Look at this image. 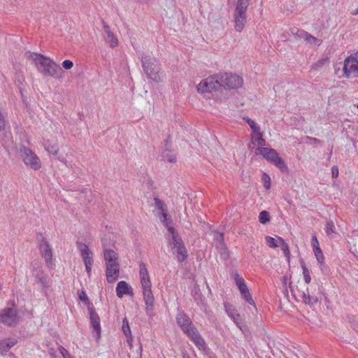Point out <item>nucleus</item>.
<instances>
[{"mask_svg": "<svg viewBox=\"0 0 358 358\" xmlns=\"http://www.w3.org/2000/svg\"><path fill=\"white\" fill-rule=\"evenodd\" d=\"M244 120L247 122V123L249 124L250 128L255 132L259 131V127L257 126V124L255 123L254 120L249 117H245Z\"/></svg>", "mask_w": 358, "mask_h": 358, "instance_id": "nucleus-39", "label": "nucleus"}, {"mask_svg": "<svg viewBox=\"0 0 358 358\" xmlns=\"http://www.w3.org/2000/svg\"><path fill=\"white\" fill-rule=\"evenodd\" d=\"M161 157L162 161L170 163L176 162V157L169 153L168 148V140L166 141V149L162 152Z\"/></svg>", "mask_w": 358, "mask_h": 358, "instance_id": "nucleus-22", "label": "nucleus"}, {"mask_svg": "<svg viewBox=\"0 0 358 358\" xmlns=\"http://www.w3.org/2000/svg\"><path fill=\"white\" fill-rule=\"evenodd\" d=\"M242 77L236 74L222 73L200 82L197 90L200 93H212L224 89H238L243 85Z\"/></svg>", "mask_w": 358, "mask_h": 358, "instance_id": "nucleus-1", "label": "nucleus"}, {"mask_svg": "<svg viewBox=\"0 0 358 358\" xmlns=\"http://www.w3.org/2000/svg\"><path fill=\"white\" fill-rule=\"evenodd\" d=\"M94 262H84L86 268V271L89 275L91 274L92 266Z\"/></svg>", "mask_w": 358, "mask_h": 358, "instance_id": "nucleus-47", "label": "nucleus"}, {"mask_svg": "<svg viewBox=\"0 0 358 358\" xmlns=\"http://www.w3.org/2000/svg\"><path fill=\"white\" fill-rule=\"evenodd\" d=\"M176 320L177 323L179 324V315H177L176 317Z\"/></svg>", "mask_w": 358, "mask_h": 358, "instance_id": "nucleus-57", "label": "nucleus"}, {"mask_svg": "<svg viewBox=\"0 0 358 358\" xmlns=\"http://www.w3.org/2000/svg\"><path fill=\"white\" fill-rule=\"evenodd\" d=\"M120 273V265L117 264H109L106 267V275L107 281L109 283H113L116 281L119 277Z\"/></svg>", "mask_w": 358, "mask_h": 358, "instance_id": "nucleus-16", "label": "nucleus"}, {"mask_svg": "<svg viewBox=\"0 0 358 358\" xmlns=\"http://www.w3.org/2000/svg\"><path fill=\"white\" fill-rule=\"evenodd\" d=\"M15 338H5L0 341V354L7 352L12 347L17 343Z\"/></svg>", "mask_w": 358, "mask_h": 358, "instance_id": "nucleus-21", "label": "nucleus"}, {"mask_svg": "<svg viewBox=\"0 0 358 358\" xmlns=\"http://www.w3.org/2000/svg\"><path fill=\"white\" fill-rule=\"evenodd\" d=\"M224 306L227 315L236 322V319L240 316L237 310L231 304L224 303Z\"/></svg>", "mask_w": 358, "mask_h": 358, "instance_id": "nucleus-23", "label": "nucleus"}, {"mask_svg": "<svg viewBox=\"0 0 358 358\" xmlns=\"http://www.w3.org/2000/svg\"><path fill=\"white\" fill-rule=\"evenodd\" d=\"M303 302L309 306H313L317 303L318 299L315 296H311L309 294L303 293Z\"/></svg>", "mask_w": 358, "mask_h": 358, "instance_id": "nucleus-26", "label": "nucleus"}, {"mask_svg": "<svg viewBox=\"0 0 358 358\" xmlns=\"http://www.w3.org/2000/svg\"><path fill=\"white\" fill-rule=\"evenodd\" d=\"M1 289V284L0 283V290Z\"/></svg>", "mask_w": 358, "mask_h": 358, "instance_id": "nucleus-59", "label": "nucleus"}, {"mask_svg": "<svg viewBox=\"0 0 358 358\" xmlns=\"http://www.w3.org/2000/svg\"><path fill=\"white\" fill-rule=\"evenodd\" d=\"M141 60L143 71L147 77L157 83L162 81L159 62L155 57L145 55L141 56Z\"/></svg>", "mask_w": 358, "mask_h": 358, "instance_id": "nucleus-6", "label": "nucleus"}, {"mask_svg": "<svg viewBox=\"0 0 358 358\" xmlns=\"http://www.w3.org/2000/svg\"><path fill=\"white\" fill-rule=\"evenodd\" d=\"M36 282L41 285L44 289L49 287L48 275L41 269H36L34 274Z\"/></svg>", "mask_w": 358, "mask_h": 358, "instance_id": "nucleus-20", "label": "nucleus"}, {"mask_svg": "<svg viewBox=\"0 0 358 358\" xmlns=\"http://www.w3.org/2000/svg\"><path fill=\"white\" fill-rule=\"evenodd\" d=\"M278 240L279 243L282 245V251L285 254V257L287 258V260L289 261V257H290V252H289V245L287 243L285 242L284 239L281 237H278Z\"/></svg>", "mask_w": 358, "mask_h": 358, "instance_id": "nucleus-29", "label": "nucleus"}, {"mask_svg": "<svg viewBox=\"0 0 358 358\" xmlns=\"http://www.w3.org/2000/svg\"><path fill=\"white\" fill-rule=\"evenodd\" d=\"M192 296L196 304L201 307V309L206 311L208 306L205 297L203 296L199 285L196 284L194 285L192 289Z\"/></svg>", "mask_w": 358, "mask_h": 358, "instance_id": "nucleus-15", "label": "nucleus"}, {"mask_svg": "<svg viewBox=\"0 0 358 358\" xmlns=\"http://www.w3.org/2000/svg\"><path fill=\"white\" fill-rule=\"evenodd\" d=\"M180 262H181L185 260L186 258L187 257V251L185 247L184 246V244L182 243L181 241H180Z\"/></svg>", "mask_w": 358, "mask_h": 358, "instance_id": "nucleus-41", "label": "nucleus"}, {"mask_svg": "<svg viewBox=\"0 0 358 358\" xmlns=\"http://www.w3.org/2000/svg\"><path fill=\"white\" fill-rule=\"evenodd\" d=\"M180 329L200 350L206 348V343L191 319L180 312Z\"/></svg>", "mask_w": 358, "mask_h": 358, "instance_id": "nucleus-5", "label": "nucleus"}, {"mask_svg": "<svg viewBox=\"0 0 358 358\" xmlns=\"http://www.w3.org/2000/svg\"><path fill=\"white\" fill-rule=\"evenodd\" d=\"M59 352L62 355V356L63 357V358H73L69 354V351L66 349H65L64 347L60 345L59 348Z\"/></svg>", "mask_w": 358, "mask_h": 358, "instance_id": "nucleus-44", "label": "nucleus"}, {"mask_svg": "<svg viewBox=\"0 0 358 358\" xmlns=\"http://www.w3.org/2000/svg\"><path fill=\"white\" fill-rule=\"evenodd\" d=\"M77 247L80 252V255L83 259L84 262H94L93 254L90 250L88 246L83 243L77 242Z\"/></svg>", "mask_w": 358, "mask_h": 358, "instance_id": "nucleus-18", "label": "nucleus"}, {"mask_svg": "<svg viewBox=\"0 0 358 358\" xmlns=\"http://www.w3.org/2000/svg\"><path fill=\"white\" fill-rule=\"evenodd\" d=\"M182 358H190V357L187 353H183Z\"/></svg>", "mask_w": 358, "mask_h": 358, "instance_id": "nucleus-56", "label": "nucleus"}, {"mask_svg": "<svg viewBox=\"0 0 358 358\" xmlns=\"http://www.w3.org/2000/svg\"><path fill=\"white\" fill-rule=\"evenodd\" d=\"M313 252L318 263H322V262L324 260V257L322 250L320 248H316V250H314Z\"/></svg>", "mask_w": 358, "mask_h": 358, "instance_id": "nucleus-40", "label": "nucleus"}, {"mask_svg": "<svg viewBox=\"0 0 358 358\" xmlns=\"http://www.w3.org/2000/svg\"><path fill=\"white\" fill-rule=\"evenodd\" d=\"M231 278L235 281V283L245 301L249 304L255 306V302L244 279L240 276L237 271L232 272Z\"/></svg>", "mask_w": 358, "mask_h": 358, "instance_id": "nucleus-11", "label": "nucleus"}, {"mask_svg": "<svg viewBox=\"0 0 358 358\" xmlns=\"http://www.w3.org/2000/svg\"><path fill=\"white\" fill-rule=\"evenodd\" d=\"M45 149L46 151L51 155H53L55 156H57L59 148L57 144L50 145V144H45Z\"/></svg>", "mask_w": 358, "mask_h": 358, "instance_id": "nucleus-30", "label": "nucleus"}, {"mask_svg": "<svg viewBox=\"0 0 358 358\" xmlns=\"http://www.w3.org/2000/svg\"><path fill=\"white\" fill-rule=\"evenodd\" d=\"M139 275L143 288V299L146 305L145 311L150 317L153 315L155 298L151 290V282L148 271L144 263L139 265Z\"/></svg>", "mask_w": 358, "mask_h": 358, "instance_id": "nucleus-4", "label": "nucleus"}, {"mask_svg": "<svg viewBox=\"0 0 358 358\" xmlns=\"http://www.w3.org/2000/svg\"><path fill=\"white\" fill-rule=\"evenodd\" d=\"M88 310L90 314L91 326L95 331L97 338H99L101 335V325L99 316L96 312L94 306H90Z\"/></svg>", "mask_w": 358, "mask_h": 358, "instance_id": "nucleus-14", "label": "nucleus"}, {"mask_svg": "<svg viewBox=\"0 0 358 358\" xmlns=\"http://www.w3.org/2000/svg\"><path fill=\"white\" fill-rule=\"evenodd\" d=\"M262 180H264V187L266 189H270L271 187V179H270V177L269 176L264 173L262 176Z\"/></svg>", "mask_w": 358, "mask_h": 358, "instance_id": "nucleus-43", "label": "nucleus"}, {"mask_svg": "<svg viewBox=\"0 0 358 358\" xmlns=\"http://www.w3.org/2000/svg\"><path fill=\"white\" fill-rule=\"evenodd\" d=\"M266 244L270 248H277L278 246V241L276 239H275L274 238H273V237L266 236Z\"/></svg>", "mask_w": 358, "mask_h": 358, "instance_id": "nucleus-38", "label": "nucleus"}, {"mask_svg": "<svg viewBox=\"0 0 358 358\" xmlns=\"http://www.w3.org/2000/svg\"><path fill=\"white\" fill-rule=\"evenodd\" d=\"M48 355H50V358H57L58 355L56 353V351L54 348H50L48 351Z\"/></svg>", "mask_w": 358, "mask_h": 358, "instance_id": "nucleus-50", "label": "nucleus"}, {"mask_svg": "<svg viewBox=\"0 0 358 358\" xmlns=\"http://www.w3.org/2000/svg\"><path fill=\"white\" fill-rule=\"evenodd\" d=\"M308 139L310 140L311 142L313 143H320V141L317 138H312V137H307Z\"/></svg>", "mask_w": 358, "mask_h": 358, "instance_id": "nucleus-53", "label": "nucleus"}, {"mask_svg": "<svg viewBox=\"0 0 358 358\" xmlns=\"http://www.w3.org/2000/svg\"><path fill=\"white\" fill-rule=\"evenodd\" d=\"M118 262H117V259H111L110 260H108V261H106V267L109 266V264H117Z\"/></svg>", "mask_w": 358, "mask_h": 358, "instance_id": "nucleus-51", "label": "nucleus"}, {"mask_svg": "<svg viewBox=\"0 0 358 358\" xmlns=\"http://www.w3.org/2000/svg\"><path fill=\"white\" fill-rule=\"evenodd\" d=\"M328 62L327 58H322L317 61L315 63H314L311 68L314 70H318L319 69L322 68L326 63Z\"/></svg>", "mask_w": 358, "mask_h": 358, "instance_id": "nucleus-37", "label": "nucleus"}, {"mask_svg": "<svg viewBox=\"0 0 358 358\" xmlns=\"http://www.w3.org/2000/svg\"><path fill=\"white\" fill-rule=\"evenodd\" d=\"M38 241H40L39 248L42 256L45 258L46 263L50 262L52 258L50 245L42 234H40Z\"/></svg>", "mask_w": 358, "mask_h": 358, "instance_id": "nucleus-13", "label": "nucleus"}, {"mask_svg": "<svg viewBox=\"0 0 358 358\" xmlns=\"http://www.w3.org/2000/svg\"><path fill=\"white\" fill-rule=\"evenodd\" d=\"M18 322L17 311L12 308H6L0 312V322L8 326H15Z\"/></svg>", "mask_w": 358, "mask_h": 358, "instance_id": "nucleus-12", "label": "nucleus"}, {"mask_svg": "<svg viewBox=\"0 0 358 358\" xmlns=\"http://www.w3.org/2000/svg\"><path fill=\"white\" fill-rule=\"evenodd\" d=\"M301 266L303 270L304 281L306 282V284H309L311 280V277L310 275V272L308 268L306 267L305 262L303 260L301 261Z\"/></svg>", "mask_w": 358, "mask_h": 358, "instance_id": "nucleus-28", "label": "nucleus"}, {"mask_svg": "<svg viewBox=\"0 0 358 358\" xmlns=\"http://www.w3.org/2000/svg\"><path fill=\"white\" fill-rule=\"evenodd\" d=\"M214 240L216 242V247L222 245H225L224 242V234L221 232H215L214 235Z\"/></svg>", "mask_w": 358, "mask_h": 358, "instance_id": "nucleus-33", "label": "nucleus"}, {"mask_svg": "<svg viewBox=\"0 0 358 358\" xmlns=\"http://www.w3.org/2000/svg\"><path fill=\"white\" fill-rule=\"evenodd\" d=\"M343 74L347 78L358 77V52L347 57L343 62Z\"/></svg>", "mask_w": 358, "mask_h": 358, "instance_id": "nucleus-9", "label": "nucleus"}, {"mask_svg": "<svg viewBox=\"0 0 358 358\" xmlns=\"http://www.w3.org/2000/svg\"><path fill=\"white\" fill-rule=\"evenodd\" d=\"M154 202L157 210L156 215L168 230V234L166 236L168 247L170 248V251L173 255H176L179 260V239L176 231L172 226L171 217L167 213V206L162 200L157 197L154 198Z\"/></svg>", "mask_w": 358, "mask_h": 358, "instance_id": "nucleus-2", "label": "nucleus"}, {"mask_svg": "<svg viewBox=\"0 0 358 358\" xmlns=\"http://www.w3.org/2000/svg\"><path fill=\"white\" fill-rule=\"evenodd\" d=\"M103 27L105 33L106 34V42L109 44L110 48H115L118 45L117 38L115 36L113 33L110 31L109 26L106 23V22L102 20Z\"/></svg>", "mask_w": 358, "mask_h": 358, "instance_id": "nucleus-17", "label": "nucleus"}, {"mask_svg": "<svg viewBox=\"0 0 358 358\" xmlns=\"http://www.w3.org/2000/svg\"><path fill=\"white\" fill-rule=\"evenodd\" d=\"M311 245H312L313 250H316V248H320L319 242H318L317 238V237L315 236H313L312 237Z\"/></svg>", "mask_w": 358, "mask_h": 358, "instance_id": "nucleus-46", "label": "nucleus"}, {"mask_svg": "<svg viewBox=\"0 0 358 358\" xmlns=\"http://www.w3.org/2000/svg\"><path fill=\"white\" fill-rule=\"evenodd\" d=\"M357 14H358V7L355 10H353L352 12V15H356Z\"/></svg>", "mask_w": 358, "mask_h": 358, "instance_id": "nucleus-55", "label": "nucleus"}, {"mask_svg": "<svg viewBox=\"0 0 358 358\" xmlns=\"http://www.w3.org/2000/svg\"><path fill=\"white\" fill-rule=\"evenodd\" d=\"M357 108H358V104H357Z\"/></svg>", "mask_w": 358, "mask_h": 358, "instance_id": "nucleus-60", "label": "nucleus"}, {"mask_svg": "<svg viewBox=\"0 0 358 358\" xmlns=\"http://www.w3.org/2000/svg\"><path fill=\"white\" fill-rule=\"evenodd\" d=\"M338 169L336 166H334L332 168H331V175H332V178H337L338 176Z\"/></svg>", "mask_w": 358, "mask_h": 358, "instance_id": "nucleus-49", "label": "nucleus"}, {"mask_svg": "<svg viewBox=\"0 0 358 358\" xmlns=\"http://www.w3.org/2000/svg\"><path fill=\"white\" fill-rule=\"evenodd\" d=\"M104 259L105 261L111 259H117V255L113 250H104Z\"/></svg>", "mask_w": 358, "mask_h": 358, "instance_id": "nucleus-31", "label": "nucleus"}, {"mask_svg": "<svg viewBox=\"0 0 358 358\" xmlns=\"http://www.w3.org/2000/svg\"><path fill=\"white\" fill-rule=\"evenodd\" d=\"M116 293L119 298H122L124 294H131L132 289L125 281L122 280L117 283Z\"/></svg>", "mask_w": 358, "mask_h": 358, "instance_id": "nucleus-19", "label": "nucleus"}, {"mask_svg": "<svg viewBox=\"0 0 358 358\" xmlns=\"http://www.w3.org/2000/svg\"><path fill=\"white\" fill-rule=\"evenodd\" d=\"M122 331L124 332V335L126 336L127 338H129L131 336V330H130V327H129V322H128V320L124 318L122 321Z\"/></svg>", "mask_w": 358, "mask_h": 358, "instance_id": "nucleus-32", "label": "nucleus"}, {"mask_svg": "<svg viewBox=\"0 0 358 358\" xmlns=\"http://www.w3.org/2000/svg\"><path fill=\"white\" fill-rule=\"evenodd\" d=\"M57 159H58L60 162H64V163L66 165V162H66V159H65L62 156H61V155L57 156Z\"/></svg>", "mask_w": 358, "mask_h": 358, "instance_id": "nucleus-54", "label": "nucleus"}, {"mask_svg": "<svg viewBox=\"0 0 358 358\" xmlns=\"http://www.w3.org/2000/svg\"><path fill=\"white\" fill-rule=\"evenodd\" d=\"M62 67L66 70L71 69L73 66L72 61L66 59L62 62Z\"/></svg>", "mask_w": 358, "mask_h": 358, "instance_id": "nucleus-45", "label": "nucleus"}, {"mask_svg": "<svg viewBox=\"0 0 358 358\" xmlns=\"http://www.w3.org/2000/svg\"><path fill=\"white\" fill-rule=\"evenodd\" d=\"M303 36H305V41L308 43H310V44H317L318 43V45L320 44V41L319 39H317V38H315V36H312L311 34H310L309 33L308 34H303Z\"/></svg>", "mask_w": 358, "mask_h": 358, "instance_id": "nucleus-35", "label": "nucleus"}, {"mask_svg": "<svg viewBox=\"0 0 358 358\" xmlns=\"http://www.w3.org/2000/svg\"><path fill=\"white\" fill-rule=\"evenodd\" d=\"M26 54L27 58L34 62L38 71L44 76H50L57 79L62 78V69L53 60L39 53L27 52Z\"/></svg>", "mask_w": 358, "mask_h": 358, "instance_id": "nucleus-3", "label": "nucleus"}, {"mask_svg": "<svg viewBox=\"0 0 358 358\" xmlns=\"http://www.w3.org/2000/svg\"><path fill=\"white\" fill-rule=\"evenodd\" d=\"M294 29H293L292 31V34L294 35V37L296 39H301V38H303V39H305V36H303V34H308L307 31H305L303 30H300V29H296V32L294 31Z\"/></svg>", "mask_w": 358, "mask_h": 358, "instance_id": "nucleus-42", "label": "nucleus"}, {"mask_svg": "<svg viewBox=\"0 0 358 358\" xmlns=\"http://www.w3.org/2000/svg\"><path fill=\"white\" fill-rule=\"evenodd\" d=\"M252 138L255 139L257 145L261 146V148H264L263 146L266 145V141L263 138L262 134L260 131H258L257 135L255 136H252Z\"/></svg>", "mask_w": 358, "mask_h": 358, "instance_id": "nucleus-36", "label": "nucleus"}, {"mask_svg": "<svg viewBox=\"0 0 358 358\" xmlns=\"http://www.w3.org/2000/svg\"><path fill=\"white\" fill-rule=\"evenodd\" d=\"M20 152L22 161L27 166H30L34 170L41 169V160L31 149L25 146H22Z\"/></svg>", "mask_w": 358, "mask_h": 358, "instance_id": "nucleus-10", "label": "nucleus"}, {"mask_svg": "<svg viewBox=\"0 0 358 358\" xmlns=\"http://www.w3.org/2000/svg\"><path fill=\"white\" fill-rule=\"evenodd\" d=\"M250 0H238L234 13V29L241 32L247 22L246 11Z\"/></svg>", "mask_w": 358, "mask_h": 358, "instance_id": "nucleus-7", "label": "nucleus"}, {"mask_svg": "<svg viewBox=\"0 0 358 358\" xmlns=\"http://www.w3.org/2000/svg\"><path fill=\"white\" fill-rule=\"evenodd\" d=\"M259 221L262 224H266V223L270 221L269 213L266 210H263V211L260 212L259 215Z\"/></svg>", "mask_w": 358, "mask_h": 358, "instance_id": "nucleus-34", "label": "nucleus"}, {"mask_svg": "<svg viewBox=\"0 0 358 358\" xmlns=\"http://www.w3.org/2000/svg\"><path fill=\"white\" fill-rule=\"evenodd\" d=\"M184 276L189 279H193L194 280V274L192 272L189 271L187 273H184Z\"/></svg>", "mask_w": 358, "mask_h": 358, "instance_id": "nucleus-52", "label": "nucleus"}, {"mask_svg": "<svg viewBox=\"0 0 358 358\" xmlns=\"http://www.w3.org/2000/svg\"><path fill=\"white\" fill-rule=\"evenodd\" d=\"M324 231L327 235L330 238H334V235L336 234V227L334 223L332 220L327 221Z\"/></svg>", "mask_w": 358, "mask_h": 358, "instance_id": "nucleus-24", "label": "nucleus"}, {"mask_svg": "<svg viewBox=\"0 0 358 358\" xmlns=\"http://www.w3.org/2000/svg\"><path fill=\"white\" fill-rule=\"evenodd\" d=\"M79 299L84 303L85 305L87 306V309L90 308V306H94L92 303H90L89 298L87 297L85 291L81 290L78 292Z\"/></svg>", "mask_w": 358, "mask_h": 358, "instance_id": "nucleus-27", "label": "nucleus"}, {"mask_svg": "<svg viewBox=\"0 0 358 358\" xmlns=\"http://www.w3.org/2000/svg\"><path fill=\"white\" fill-rule=\"evenodd\" d=\"M216 249L218 250L220 258L224 261L227 260L229 258V251L227 247L225 245H222L220 246L216 247Z\"/></svg>", "mask_w": 358, "mask_h": 358, "instance_id": "nucleus-25", "label": "nucleus"}, {"mask_svg": "<svg viewBox=\"0 0 358 358\" xmlns=\"http://www.w3.org/2000/svg\"><path fill=\"white\" fill-rule=\"evenodd\" d=\"M319 264H320V270L322 271V272L324 273H328L329 268L325 264L324 260L322 262V263H319Z\"/></svg>", "mask_w": 358, "mask_h": 358, "instance_id": "nucleus-48", "label": "nucleus"}, {"mask_svg": "<svg viewBox=\"0 0 358 358\" xmlns=\"http://www.w3.org/2000/svg\"><path fill=\"white\" fill-rule=\"evenodd\" d=\"M289 288H290L291 292H293V289H292V282L289 283Z\"/></svg>", "mask_w": 358, "mask_h": 358, "instance_id": "nucleus-58", "label": "nucleus"}, {"mask_svg": "<svg viewBox=\"0 0 358 358\" xmlns=\"http://www.w3.org/2000/svg\"><path fill=\"white\" fill-rule=\"evenodd\" d=\"M256 153L261 155L268 162L278 167L282 173L287 171V166L285 161L279 156L277 151L273 148H258Z\"/></svg>", "mask_w": 358, "mask_h": 358, "instance_id": "nucleus-8", "label": "nucleus"}]
</instances>
